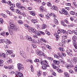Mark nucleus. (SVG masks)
Listing matches in <instances>:
<instances>
[{
    "label": "nucleus",
    "instance_id": "obj_1",
    "mask_svg": "<svg viewBox=\"0 0 77 77\" xmlns=\"http://www.w3.org/2000/svg\"><path fill=\"white\" fill-rule=\"evenodd\" d=\"M10 34L13 33V32H16L19 30V28L17 27H15V26L13 24L10 25V28H8Z\"/></svg>",
    "mask_w": 77,
    "mask_h": 77
},
{
    "label": "nucleus",
    "instance_id": "obj_2",
    "mask_svg": "<svg viewBox=\"0 0 77 77\" xmlns=\"http://www.w3.org/2000/svg\"><path fill=\"white\" fill-rule=\"evenodd\" d=\"M57 54L58 55H57L56 54H54V57L56 58L57 59L60 60L62 59V56L60 55V52H58Z\"/></svg>",
    "mask_w": 77,
    "mask_h": 77
},
{
    "label": "nucleus",
    "instance_id": "obj_3",
    "mask_svg": "<svg viewBox=\"0 0 77 77\" xmlns=\"http://www.w3.org/2000/svg\"><path fill=\"white\" fill-rule=\"evenodd\" d=\"M36 53L38 56H42L45 57V54L44 53L42 52H40L39 51H36Z\"/></svg>",
    "mask_w": 77,
    "mask_h": 77
},
{
    "label": "nucleus",
    "instance_id": "obj_4",
    "mask_svg": "<svg viewBox=\"0 0 77 77\" xmlns=\"http://www.w3.org/2000/svg\"><path fill=\"white\" fill-rule=\"evenodd\" d=\"M41 62V63L42 65H45V66L46 67H48L49 65H48V62L47 60H44L43 62L40 61Z\"/></svg>",
    "mask_w": 77,
    "mask_h": 77
},
{
    "label": "nucleus",
    "instance_id": "obj_5",
    "mask_svg": "<svg viewBox=\"0 0 77 77\" xmlns=\"http://www.w3.org/2000/svg\"><path fill=\"white\" fill-rule=\"evenodd\" d=\"M16 6L17 7V8L19 9H21L22 10H24L25 9V8L23 6H21V3H17L16 4Z\"/></svg>",
    "mask_w": 77,
    "mask_h": 77
},
{
    "label": "nucleus",
    "instance_id": "obj_6",
    "mask_svg": "<svg viewBox=\"0 0 77 77\" xmlns=\"http://www.w3.org/2000/svg\"><path fill=\"white\" fill-rule=\"evenodd\" d=\"M17 66L19 71H20L21 69L23 70L24 69V66L21 63H18L17 64Z\"/></svg>",
    "mask_w": 77,
    "mask_h": 77
},
{
    "label": "nucleus",
    "instance_id": "obj_7",
    "mask_svg": "<svg viewBox=\"0 0 77 77\" xmlns=\"http://www.w3.org/2000/svg\"><path fill=\"white\" fill-rule=\"evenodd\" d=\"M16 13L18 14H20V15H23V17L26 16V13L24 12L21 13L20 11V10L18 9H16Z\"/></svg>",
    "mask_w": 77,
    "mask_h": 77
},
{
    "label": "nucleus",
    "instance_id": "obj_8",
    "mask_svg": "<svg viewBox=\"0 0 77 77\" xmlns=\"http://www.w3.org/2000/svg\"><path fill=\"white\" fill-rule=\"evenodd\" d=\"M26 38L28 41H31V43H35V41H33V40L32 39V37H31V36L29 35H27Z\"/></svg>",
    "mask_w": 77,
    "mask_h": 77
},
{
    "label": "nucleus",
    "instance_id": "obj_9",
    "mask_svg": "<svg viewBox=\"0 0 77 77\" xmlns=\"http://www.w3.org/2000/svg\"><path fill=\"white\" fill-rule=\"evenodd\" d=\"M52 66L54 69H57V70H58L59 68V67H60V66H56V65L53 63L52 64Z\"/></svg>",
    "mask_w": 77,
    "mask_h": 77
},
{
    "label": "nucleus",
    "instance_id": "obj_10",
    "mask_svg": "<svg viewBox=\"0 0 77 77\" xmlns=\"http://www.w3.org/2000/svg\"><path fill=\"white\" fill-rule=\"evenodd\" d=\"M15 75H18L20 77H23V75L21 72H18L17 71L15 72Z\"/></svg>",
    "mask_w": 77,
    "mask_h": 77
},
{
    "label": "nucleus",
    "instance_id": "obj_11",
    "mask_svg": "<svg viewBox=\"0 0 77 77\" xmlns=\"http://www.w3.org/2000/svg\"><path fill=\"white\" fill-rule=\"evenodd\" d=\"M7 3L8 5L11 6V8H15V4H12L10 1H8L7 2Z\"/></svg>",
    "mask_w": 77,
    "mask_h": 77
},
{
    "label": "nucleus",
    "instance_id": "obj_12",
    "mask_svg": "<svg viewBox=\"0 0 77 77\" xmlns=\"http://www.w3.org/2000/svg\"><path fill=\"white\" fill-rule=\"evenodd\" d=\"M38 44H41V45H43V44H44L43 43H42V41H43V42H46V41H45V40H44V39H41V40H38Z\"/></svg>",
    "mask_w": 77,
    "mask_h": 77
},
{
    "label": "nucleus",
    "instance_id": "obj_13",
    "mask_svg": "<svg viewBox=\"0 0 77 77\" xmlns=\"http://www.w3.org/2000/svg\"><path fill=\"white\" fill-rule=\"evenodd\" d=\"M41 31H37L36 30H35L34 32V34L35 35H36L40 36V35H41Z\"/></svg>",
    "mask_w": 77,
    "mask_h": 77
},
{
    "label": "nucleus",
    "instance_id": "obj_14",
    "mask_svg": "<svg viewBox=\"0 0 77 77\" xmlns=\"http://www.w3.org/2000/svg\"><path fill=\"white\" fill-rule=\"evenodd\" d=\"M28 30L29 32H33V33H34L35 30L32 28H28Z\"/></svg>",
    "mask_w": 77,
    "mask_h": 77
},
{
    "label": "nucleus",
    "instance_id": "obj_15",
    "mask_svg": "<svg viewBox=\"0 0 77 77\" xmlns=\"http://www.w3.org/2000/svg\"><path fill=\"white\" fill-rule=\"evenodd\" d=\"M13 53V51L12 50H8L7 51V52H6L7 54H8L9 55V54H11Z\"/></svg>",
    "mask_w": 77,
    "mask_h": 77
},
{
    "label": "nucleus",
    "instance_id": "obj_16",
    "mask_svg": "<svg viewBox=\"0 0 77 77\" xmlns=\"http://www.w3.org/2000/svg\"><path fill=\"white\" fill-rule=\"evenodd\" d=\"M20 55L23 56V57L25 58L26 57V54H25V53L23 51H21L20 52Z\"/></svg>",
    "mask_w": 77,
    "mask_h": 77
},
{
    "label": "nucleus",
    "instance_id": "obj_17",
    "mask_svg": "<svg viewBox=\"0 0 77 77\" xmlns=\"http://www.w3.org/2000/svg\"><path fill=\"white\" fill-rule=\"evenodd\" d=\"M53 63H54L55 65H59L60 63V62L59 61H57V60H54L53 61Z\"/></svg>",
    "mask_w": 77,
    "mask_h": 77
},
{
    "label": "nucleus",
    "instance_id": "obj_18",
    "mask_svg": "<svg viewBox=\"0 0 77 77\" xmlns=\"http://www.w3.org/2000/svg\"><path fill=\"white\" fill-rule=\"evenodd\" d=\"M62 12L63 14L64 15H67V14H68V12H67V11H65V10L63 9H62Z\"/></svg>",
    "mask_w": 77,
    "mask_h": 77
},
{
    "label": "nucleus",
    "instance_id": "obj_19",
    "mask_svg": "<svg viewBox=\"0 0 77 77\" xmlns=\"http://www.w3.org/2000/svg\"><path fill=\"white\" fill-rule=\"evenodd\" d=\"M3 57L4 59H5L6 58V55H5V54L3 53H2L0 55V57Z\"/></svg>",
    "mask_w": 77,
    "mask_h": 77
},
{
    "label": "nucleus",
    "instance_id": "obj_20",
    "mask_svg": "<svg viewBox=\"0 0 77 77\" xmlns=\"http://www.w3.org/2000/svg\"><path fill=\"white\" fill-rule=\"evenodd\" d=\"M72 43L74 47H75V48H76L77 47V42H76L75 41H73Z\"/></svg>",
    "mask_w": 77,
    "mask_h": 77
},
{
    "label": "nucleus",
    "instance_id": "obj_21",
    "mask_svg": "<svg viewBox=\"0 0 77 77\" xmlns=\"http://www.w3.org/2000/svg\"><path fill=\"white\" fill-rule=\"evenodd\" d=\"M65 35H66L65 36H63L62 37V38L63 39H66V38H67L68 36H67V35H68V34L67 32H66L65 33Z\"/></svg>",
    "mask_w": 77,
    "mask_h": 77
},
{
    "label": "nucleus",
    "instance_id": "obj_22",
    "mask_svg": "<svg viewBox=\"0 0 77 77\" xmlns=\"http://www.w3.org/2000/svg\"><path fill=\"white\" fill-rule=\"evenodd\" d=\"M3 60H0V66H3Z\"/></svg>",
    "mask_w": 77,
    "mask_h": 77
},
{
    "label": "nucleus",
    "instance_id": "obj_23",
    "mask_svg": "<svg viewBox=\"0 0 77 77\" xmlns=\"http://www.w3.org/2000/svg\"><path fill=\"white\" fill-rule=\"evenodd\" d=\"M51 9H54V10H55V11H58V8H57V7L53 6Z\"/></svg>",
    "mask_w": 77,
    "mask_h": 77
},
{
    "label": "nucleus",
    "instance_id": "obj_24",
    "mask_svg": "<svg viewBox=\"0 0 77 77\" xmlns=\"http://www.w3.org/2000/svg\"><path fill=\"white\" fill-rule=\"evenodd\" d=\"M54 23L56 24H59V22H58V21L56 19H54Z\"/></svg>",
    "mask_w": 77,
    "mask_h": 77
},
{
    "label": "nucleus",
    "instance_id": "obj_25",
    "mask_svg": "<svg viewBox=\"0 0 77 77\" xmlns=\"http://www.w3.org/2000/svg\"><path fill=\"white\" fill-rule=\"evenodd\" d=\"M6 41L4 39H0V44H3L4 42H5Z\"/></svg>",
    "mask_w": 77,
    "mask_h": 77
},
{
    "label": "nucleus",
    "instance_id": "obj_26",
    "mask_svg": "<svg viewBox=\"0 0 77 77\" xmlns=\"http://www.w3.org/2000/svg\"><path fill=\"white\" fill-rule=\"evenodd\" d=\"M7 62L8 63H11L12 62V60L9 58V57H8L7 58Z\"/></svg>",
    "mask_w": 77,
    "mask_h": 77
},
{
    "label": "nucleus",
    "instance_id": "obj_27",
    "mask_svg": "<svg viewBox=\"0 0 77 77\" xmlns=\"http://www.w3.org/2000/svg\"><path fill=\"white\" fill-rule=\"evenodd\" d=\"M72 66V65L71 64V63H70L67 66V68H68V69H71Z\"/></svg>",
    "mask_w": 77,
    "mask_h": 77
},
{
    "label": "nucleus",
    "instance_id": "obj_28",
    "mask_svg": "<svg viewBox=\"0 0 77 77\" xmlns=\"http://www.w3.org/2000/svg\"><path fill=\"white\" fill-rule=\"evenodd\" d=\"M31 21H32V23H37V20H35L34 19H33L32 20H31Z\"/></svg>",
    "mask_w": 77,
    "mask_h": 77
},
{
    "label": "nucleus",
    "instance_id": "obj_29",
    "mask_svg": "<svg viewBox=\"0 0 77 77\" xmlns=\"http://www.w3.org/2000/svg\"><path fill=\"white\" fill-rule=\"evenodd\" d=\"M42 29H45L47 28V25L46 24H44L42 25Z\"/></svg>",
    "mask_w": 77,
    "mask_h": 77
},
{
    "label": "nucleus",
    "instance_id": "obj_30",
    "mask_svg": "<svg viewBox=\"0 0 77 77\" xmlns=\"http://www.w3.org/2000/svg\"><path fill=\"white\" fill-rule=\"evenodd\" d=\"M42 74L41 71H38L37 72V74L38 76H40Z\"/></svg>",
    "mask_w": 77,
    "mask_h": 77
},
{
    "label": "nucleus",
    "instance_id": "obj_31",
    "mask_svg": "<svg viewBox=\"0 0 77 77\" xmlns=\"http://www.w3.org/2000/svg\"><path fill=\"white\" fill-rule=\"evenodd\" d=\"M40 9L41 12H44V7L43 6H41L40 8Z\"/></svg>",
    "mask_w": 77,
    "mask_h": 77
},
{
    "label": "nucleus",
    "instance_id": "obj_32",
    "mask_svg": "<svg viewBox=\"0 0 77 77\" xmlns=\"http://www.w3.org/2000/svg\"><path fill=\"white\" fill-rule=\"evenodd\" d=\"M77 36H76L75 35H74L73 37L72 38V40H73V41H75V40H77Z\"/></svg>",
    "mask_w": 77,
    "mask_h": 77
},
{
    "label": "nucleus",
    "instance_id": "obj_33",
    "mask_svg": "<svg viewBox=\"0 0 77 77\" xmlns=\"http://www.w3.org/2000/svg\"><path fill=\"white\" fill-rule=\"evenodd\" d=\"M45 17L46 18H47V19H50V14H48L47 15H45Z\"/></svg>",
    "mask_w": 77,
    "mask_h": 77
},
{
    "label": "nucleus",
    "instance_id": "obj_34",
    "mask_svg": "<svg viewBox=\"0 0 77 77\" xmlns=\"http://www.w3.org/2000/svg\"><path fill=\"white\" fill-rule=\"evenodd\" d=\"M64 22L66 24H69V21L68 20H64Z\"/></svg>",
    "mask_w": 77,
    "mask_h": 77
},
{
    "label": "nucleus",
    "instance_id": "obj_35",
    "mask_svg": "<svg viewBox=\"0 0 77 77\" xmlns=\"http://www.w3.org/2000/svg\"><path fill=\"white\" fill-rule=\"evenodd\" d=\"M59 49L60 51H64L65 50L63 48H59Z\"/></svg>",
    "mask_w": 77,
    "mask_h": 77
},
{
    "label": "nucleus",
    "instance_id": "obj_36",
    "mask_svg": "<svg viewBox=\"0 0 77 77\" xmlns=\"http://www.w3.org/2000/svg\"><path fill=\"white\" fill-rule=\"evenodd\" d=\"M44 66H42V68L43 69H47V67L45 66V65H44Z\"/></svg>",
    "mask_w": 77,
    "mask_h": 77
},
{
    "label": "nucleus",
    "instance_id": "obj_37",
    "mask_svg": "<svg viewBox=\"0 0 77 77\" xmlns=\"http://www.w3.org/2000/svg\"><path fill=\"white\" fill-rule=\"evenodd\" d=\"M47 5L48 6H51L52 5L51 4V2H48L47 3Z\"/></svg>",
    "mask_w": 77,
    "mask_h": 77
},
{
    "label": "nucleus",
    "instance_id": "obj_38",
    "mask_svg": "<svg viewBox=\"0 0 77 77\" xmlns=\"http://www.w3.org/2000/svg\"><path fill=\"white\" fill-rule=\"evenodd\" d=\"M64 74L65 76L67 77H68L69 76V75L68 74V73H67V72H65L64 73Z\"/></svg>",
    "mask_w": 77,
    "mask_h": 77
},
{
    "label": "nucleus",
    "instance_id": "obj_39",
    "mask_svg": "<svg viewBox=\"0 0 77 77\" xmlns=\"http://www.w3.org/2000/svg\"><path fill=\"white\" fill-rule=\"evenodd\" d=\"M77 61V58L76 57H75L73 58V61L74 62H75L76 63V62Z\"/></svg>",
    "mask_w": 77,
    "mask_h": 77
},
{
    "label": "nucleus",
    "instance_id": "obj_40",
    "mask_svg": "<svg viewBox=\"0 0 77 77\" xmlns=\"http://www.w3.org/2000/svg\"><path fill=\"white\" fill-rule=\"evenodd\" d=\"M31 14L32 15L34 16L35 15V11H32L30 12Z\"/></svg>",
    "mask_w": 77,
    "mask_h": 77
},
{
    "label": "nucleus",
    "instance_id": "obj_41",
    "mask_svg": "<svg viewBox=\"0 0 77 77\" xmlns=\"http://www.w3.org/2000/svg\"><path fill=\"white\" fill-rule=\"evenodd\" d=\"M65 22H64V21H62L61 22V24H62V25L63 26H66V25H65Z\"/></svg>",
    "mask_w": 77,
    "mask_h": 77
},
{
    "label": "nucleus",
    "instance_id": "obj_42",
    "mask_svg": "<svg viewBox=\"0 0 77 77\" xmlns=\"http://www.w3.org/2000/svg\"><path fill=\"white\" fill-rule=\"evenodd\" d=\"M51 16H53L54 18H56V16L54 14L51 13Z\"/></svg>",
    "mask_w": 77,
    "mask_h": 77
},
{
    "label": "nucleus",
    "instance_id": "obj_43",
    "mask_svg": "<svg viewBox=\"0 0 77 77\" xmlns=\"http://www.w3.org/2000/svg\"><path fill=\"white\" fill-rule=\"evenodd\" d=\"M67 54L68 56H70V57H72L73 55L70 52H68Z\"/></svg>",
    "mask_w": 77,
    "mask_h": 77
},
{
    "label": "nucleus",
    "instance_id": "obj_44",
    "mask_svg": "<svg viewBox=\"0 0 77 77\" xmlns=\"http://www.w3.org/2000/svg\"><path fill=\"white\" fill-rule=\"evenodd\" d=\"M18 23L19 24H23V22L21 20H20L18 21Z\"/></svg>",
    "mask_w": 77,
    "mask_h": 77
},
{
    "label": "nucleus",
    "instance_id": "obj_45",
    "mask_svg": "<svg viewBox=\"0 0 77 77\" xmlns=\"http://www.w3.org/2000/svg\"><path fill=\"white\" fill-rule=\"evenodd\" d=\"M46 47L47 48H48V49H49L50 50L51 49V47L48 45H46Z\"/></svg>",
    "mask_w": 77,
    "mask_h": 77
},
{
    "label": "nucleus",
    "instance_id": "obj_46",
    "mask_svg": "<svg viewBox=\"0 0 77 77\" xmlns=\"http://www.w3.org/2000/svg\"><path fill=\"white\" fill-rule=\"evenodd\" d=\"M61 42H62V43H63V44H65L66 43V41L64 39H63L61 41Z\"/></svg>",
    "mask_w": 77,
    "mask_h": 77
},
{
    "label": "nucleus",
    "instance_id": "obj_47",
    "mask_svg": "<svg viewBox=\"0 0 77 77\" xmlns=\"http://www.w3.org/2000/svg\"><path fill=\"white\" fill-rule=\"evenodd\" d=\"M1 16L3 17H4V18H6V17H7L6 15L5 14H2Z\"/></svg>",
    "mask_w": 77,
    "mask_h": 77
},
{
    "label": "nucleus",
    "instance_id": "obj_48",
    "mask_svg": "<svg viewBox=\"0 0 77 77\" xmlns=\"http://www.w3.org/2000/svg\"><path fill=\"white\" fill-rule=\"evenodd\" d=\"M68 32L69 34H72V32L70 30H68Z\"/></svg>",
    "mask_w": 77,
    "mask_h": 77
},
{
    "label": "nucleus",
    "instance_id": "obj_49",
    "mask_svg": "<svg viewBox=\"0 0 77 77\" xmlns=\"http://www.w3.org/2000/svg\"><path fill=\"white\" fill-rule=\"evenodd\" d=\"M61 54L63 56H64V57H65L66 56V54L63 53V52H61Z\"/></svg>",
    "mask_w": 77,
    "mask_h": 77
},
{
    "label": "nucleus",
    "instance_id": "obj_50",
    "mask_svg": "<svg viewBox=\"0 0 77 77\" xmlns=\"http://www.w3.org/2000/svg\"><path fill=\"white\" fill-rule=\"evenodd\" d=\"M31 71L32 72H33L34 71V70L33 69V66L32 65L31 66Z\"/></svg>",
    "mask_w": 77,
    "mask_h": 77
},
{
    "label": "nucleus",
    "instance_id": "obj_51",
    "mask_svg": "<svg viewBox=\"0 0 77 77\" xmlns=\"http://www.w3.org/2000/svg\"><path fill=\"white\" fill-rule=\"evenodd\" d=\"M10 8L11 11H12V12H14V11H15V10L14 9V8L10 7Z\"/></svg>",
    "mask_w": 77,
    "mask_h": 77
},
{
    "label": "nucleus",
    "instance_id": "obj_52",
    "mask_svg": "<svg viewBox=\"0 0 77 77\" xmlns=\"http://www.w3.org/2000/svg\"><path fill=\"white\" fill-rule=\"evenodd\" d=\"M66 30H64V29H62L61 30V32L63 33H65L66 32Z\"/></svg>",
    "mask_w": 77,
    "mask_h": 77
},
{
    "label": "nucleus",
    "instance_id": "obj_53",
    "mask_svg": "<svg viewBox=\"0 0 77 77\" xmlns=\"http://www.w3.org/2000/svg\"><path fill=\"white\" fill-rule=\"evenodd\" d=\"M2 2L3 3H6L7 2H6V0H2Z\"/></svg>",
    "mask_w": 77,
    "mask_h": 77
},
{
    "label": "nucleus",
    "instance_id": "obj_54",
    "mask_svg": "<svg viewBox=\"0 0 77 77\" xmlns=\"http://www.w3.org/2000/svg\"><path fill=\"white\" fill-rule=\"evenodd\" d=\"M66 5V6H70L71 5V4L70 3H67Z\"/></svg>",
    "mask_w": 77,
    "mask_h": 77
},
{
    "label": "nucleus",
    "instance_id": "obj_55",
    "mask_svg": "<svg viewBox=\"0 0 77 77\" xmlns=\"http://www.w3.org/2000/svg\"><path fill=\"white\" fill-rule=\"evenodd\" d=\"M74 14H75V12L73 11H71L70 12V14H71V15H74Z\"/></svg>",
    "mask_w": 77,
    "mask_h": 77
},
{
    "label": "nucleus",
    "instance_id": "obj_56",
    "mask_svg": "<svg viewBox=\"0 0 77 77\" xmlns=\"http://www.w3.org/2000/svg\"><path fill=\"white\" fill-rule=\"evenodd\" d=\"M7 42L8 43V44H11V42L9 40L7 39Z\"/></svg>",
    "mask_w": 77,
    "mask_h": 77
},
{
    "label": "nucleus",
    "instance_id": "obj_57",
    "mask_svg": "<svg viewBox=\"0 0 77 77\" xmlns=\"http://www.w3.org/2000/svg\"><path fill=\"white\" fill-rule=\"evenodd\" d=\"M75 71L76 72H77V66H76L74 69Z\"/></svg>",
    "mask_w": 77,
    "mask_h": 77
},
{
    "label": "nucleus",
    "instance_id": "obj_58",
    "mask_svg": "<svg viewBox=\"0 0 77 77\" xmlns=\"http://www.w3.org/2000/svg\"><path fill=\"white\" fill-rule=\"evenodd\" d=\"M5 34V31H3L2 33H1V35H2V36H4Z\"/></svg>",
    "mask_w": 77,
    "mask_h": 77
},
{
    "label": "nucleus",
    "instance_id": "obj_59",
    "mask_svg": "<svg viewBox=\"0 0 77 77\" xmlns=\"http://www.w3.org/2000/svg\"><path fill=\"white\" fill-rule=\"evenodd\" d=\"M54 35L55 36V37H57V36H58V34L56 33H55L54 34Z\"/></svg>",
    "mask_w": 77,
    "mask_h": 77
},
{
    "label": "nucleus",
    "instance_id": "obj_60",
    "mask_svg": "<svg viewBox=\"0 0 77 77\" xmlns=\"http://www.w3.org/2000/svg\"><path fill=\"white\" fill-rule=\"evenodd\" d=\"M69 72L70 73H73L74 72L73 70H72V69L70 70L69 71Z\"/></svg>",
    "mask_w": 77,
    "mask_h": 77
},
{
    "label": "nucleus",
    "instance_id": "obj_61",
    "mask_svg": "<svg viewBox=\"0 0 77 77\" xmlns=\"http://www.w3.org/2000/svg\"><path fill=\"white\" fill-rule=\"evenodd\" d=\"M40 17H42V18H43V17H44V15L42 14H40L39 15Z\"/></svg>",
    "mask_w": 77,
    "mask_h": 77
},
{
    "label": "nucleus",
    "instance_id": "obj_62",
    "mask_svg": "<svg viewBox=\"0 0 77 77\" xmlns=\"http://www.w3.org/2000/svg\"><path fill=\"white\" fill-rule=\"evenodd\" d=\"M39 61V60L38 59H36L34 60L35 62H38Z\"/></svg>",
    "mask_w": 77,
    "mask_h": 77
},
{
    "label": "nucleus",
    "instance_id": "obj_63",
    "mask_svg": "<svg viewBox=\"0 0 77 77\" xmlns=\"http://www.w3.org/2000/svg\"><path fill=\"white\" fill-rule=\"evenodd\" d=\"M48 59L50 60H53V58H51V57H49L48 58Z\"/></svg>",
    "mask_w": 77,
    "mask_h": 77
},
{
    "label": "nucleus",
    "instance_id": "obj_64",
    "mask_svg": "<svg viewBox=\"0 0 77 77\" xmlns=\"http://www.w3.org/2000/svg\"><path fill=\"white\" fill-rule=\"evenodd\" d=\"M63 71L61 69H59L58 70V72L60 73V72H62Z\"/></svg>",
    "mask_w": 77,
    "mask_h": 77
}]
</instances>
